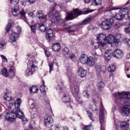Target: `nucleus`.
Masks as SVG:
<instances>
[{
    "label": "nucleus",
    "mask_w": 130,
    "mask_h": 130,
    "mask_svg": "<svg viewBox=\"0 0 130 130\" xmlns=\"http://www.w3.org/2000/svg\"><path fill=\"white\" fill-rule=\"evenodd\" d=\"M22 103V100L20 99H17L14 103L15 109L13 111L8 112L5 115V118L8 121L13 122L16 120V117L22 118L20 114H23V112L20 110V105Z\"/></svg>",
    "instance_id": "f257e3e1"
},
{
    "label": "nucleus",
    "mask_w": 130,
    "mask_h": 130,
    "mask_svg": "<svg viewBox=\"0 0 130 130\" xmlns=\"http://www.w3.org/2000/svg\"><path fill=\"white\" fill-rule=\"evenodd\" d=\"M93 11L90 10L89 9L87 10L85 12H82L81 10L76 9L73 10L74 13L73 12H68L66 15L67 20H74L75 18L79 16H81V15H85L87 14H89V13H92Z\"/></svg>",
    "instance_id": "f03ea898"
},
{
    "label": "nucleus",
    "mask_w": 130,
    "mask_h": 130,
    "mask_svg": "<svg viewBox=\"0 0 130 130\" xmlns=\"http://www.w3.org/2000/svg\"><path fill=\"white\" fill-rule=\"evenodd\" d=\"M56 6H57V4L54 3L48 13L49 16L51 18V21L52 23H56V22H59V21H60V13L55 12L53 14V12L55 10V7H56Z\"/></svg>",
    "instance_id": "7ed1b4c3"
},
{
    "label": "nucleus",
    "mask_w": 130,
    "mask_h": 130,
    "mask_svg": "<svg viewBox=\"0 0 130 130\" xmlns=\"http://www.w3.org/2000/svg\"><path fill=\"white\" fill-rule=\"evenodd\" d=\"M11 12L12 15L14 16H17L20 14L21 19H22V20H26V12H25L24 10H22L21 11H20L18 6H15L12 7Z\"/></svg>",
    "instance_id": "20e7f679"
},
{
    "label": "nucleus",
    "mask_w": 130,
    "mask_h": 130,
    "mask_svg": "<svg viewBox=\"0 0 130 130\" xmlns=\"http://www.w3.org/2000/svg\"><path fill=\"white\" fill-rule=\"evenodd\" d=\"M36 67L34 65L33 61H31L27 65V69L26 70L25 74L27 77L33 75L34 73L35 72V69Z\"/></svg>",
    "instance_id": "39448f33"
},
{
    "label": "nucleus",
    "mask_w": 130,
    "mask_h": 130,
    "mask_svg": "<svg viewBox=\"0 0 130 130\" xmlns=\"http://www.w3.org/2000/svg\"><path fill=\"white\" fill-rule=\"evenodd\" d=\"M114 23L113 19H107L102 23V27L104 30H109L111 28V25Z\"/></svg>",
    "instance_id": "423d86ee"
},
{
    "label": "nucleus",
    "mask_w": 130,
    "mask_h": 130,
    "mask_svg": "<svg viewBox=\"0 0 130 130\" xmlns=\"http://www.w3.org/2000/svg\"><path fill=\"white\" fill-rule=\"evenodd\" d=\"M63 53L65 56L66 58L68 59H71V60H75V56L72 53V52L70 51V49L69 48L65 47L63 50Z\"/></svg>",
    "instance_id": "0eeeda50"
},
{
    "label": "nucleus",
    "mask_w": 130,
    "mask_h": 130,
    "mask_svg": "<svg viewBox=\"0 0 130 130\" xmlns=\"http://www.w3.org/2000/svg\"><path fill=\"white\" fill-rule=\"evenodd\" d=\"M115 97L117 99H130L129 92H122L115 94Z\"/></svg>",
    "instance_id": "6e6552de"
},
{
    "label": "nucleus",
    "mask_w": 130,
    "mask_h": 130,
    "mask_svg": "<svg viewBox=\"0 0 130 130\" xmlns=\"http://www.w3.org/2000/svg\"><path fill=\"white\" fill-rule=\"evenodd\" d=\"M97 40H99V43L102 46L106 44V35L104 34H100L97 36Z\"/></svg>",
    "instance_id": "1a4fd4ad"
},
{
    "label": "nucleus",
    "mask_w": 130,
    "mask_h": 130,
    "mask_svg": "<svg viewBox=\"0 0 130 130\" xmlns=\"http://www.w3.org/2000/svg\"><path fill=\"white\" fill-rule=\"evenodd\" d=\"M45 124L47 127H51L53 125V119L50 115L45 117L44 120Z\"/></svg>",
    "instance_id": "9d476101"
},
{
    "label": "nucleus",
    "mask_w": 130,
    "mask_h": 130,
    "mask_svg": "<svg viewBox=\"0 0 130 130\" xmlns=\"http://www.w3.org/2000/svg\"><path fill=\"white\" fill-rule=\"evenodd\" d=\"M119 41L118 39H116V37L113 36L112 35H109L106 37V44L109 43L110 44H111L113 42L118 43Z\"/></svg>",
    "instance_id": "9b49d317"
},
{
    "label": "nucleus",
    "mask_w": 130,
    "mask_h": 130,
    "mask_svg": "<svg viewBox=\"0 0 130 130\" xmlns=\"http://www.w3.org/2000/svg\"><path fill=\"white\" fill-rule=\"evenodd\" d=\"M130 113V106L124 105L121 109V113L123 116H128Z\"/></svg>",
    "instance_id": "f8f14e48"
},
{
    "label": "nucleus",
    "mask_w": 130,
    "mask_h": 130,
    "mask_svg": "<svg viewBox=\"0 0 130 130\" xmlns=\"http://www.w3.org/2000/svg\"><path fill=\"white\" fill-rule=\"evenodd\" d=\"M113 56L116 58H121L123 56V52L119 49H116L113 53Z\"/></svg>",
    "instance_id": "ddd939ff"
},
{
    "label": "nucleus",
    "mask_w": 130,
    "mask_h": 130,
    "mask_svg": "<svg viewBox=\"0 0 130 130\" xmlns=\"http://www.w3.org/2000/svg\"><path fill=\"white\" fill-rule=\"evenodd\" d=\"M12 93L11 92H6L4 94V100L6 101H10V104H12L13 105L14 104L16 103V101L14 100H12Z\"/></svg>",
    "instance_id": "4468645a"
},
{
    "label": "nucleus",
    "mask_w": 130,
    "mask_h": 130,
    "mask_svg": "<svg viewBox=\"0 0 130 130\" xmlns=\"http://www.w3.org/2000/svg\"><path fill=\"white\" fill-rule=\"evenodd\" d=\"M46 38L47 40H52L53 38V30L49 29L46 31Z\"/></svg>",
    "instance_id": "2eb2a0df"
},
{
    "label": "nucleus",
    "mask_w": 130,
    "mask_h": 130,
    "mask_svg": "<svg viewBox=\"0 0 130 130\" xmlns=\"http://www.w3.org/2000/svg\"><path fill=\"white\" fill-rule=\"evenodd\" d=\"M62 100L63 102H64L65 103H68V106H70L71 108H72V106L71 105V103H72L70 101V96H69L68 94H65L63 95Z\"/></svg>",
    "instance_id": "dca6fc26"
},
{
    "label": "nucleus",
    "mask_w": 130,
    "mask_h": 130,
    "mask_svg": "<svg viewBox=\"0 0 130 130\" xmlns=\"http://www.w3.org/2000/svg\"><path fill=\"white\" fill-rule=\"evenodd\" d=\"M100 120L101 124V130H105L104 127L102 126V123L104 121V114L103 113V110L101 109L100 111Z\"/></svg>",
    "instance_id": "f3484780"
},
{
    "label": "nucleus",
    "mask_w": 130,
    "mask_h": 130,
    "mask_svg": "<svg viewBox=\"0 0 130 130\" xmlns=\"http://www.w3.org/2000/svg\"><path fill=\"white\" fill-rule=\"evenodd\" d=\"M113 54L112 51L109 50H107L105 53V57L106 60H110L111 59V56Z\"/></svg>",
    "instance_id": "a211bd4d"
},
{
    "label": "nucleus",
    "mask_w": 130,
    "mask_h": 130,
    "mask_svg": "<svg viewBox=\"0 0 130 130\" xmlns=\"http://www.w3.org/2000/svg\"><path fill=\"white\" fill-rule=\"evenodd\" d=\"M37 17L39 19H42V20H46V18H47V15H44V14L43 13V12L42 11H38L37 13Z\"/></svg>",
    "instance_id": "6ab92c4d"
},
{
    "label": "nucleus",
    "mask_w": 130,
    "mask_h": 130,
    "mask_svg": "<svg viewBox=\"0 0 130 130\" xmlns=\"http://www.w3.org/2000/svg\"><path fill=\"white\" fill-rule=\"evenodd\" d=\"M78 76L81 78H84L87 75V71L82 68L79 69L78 71Z\"/></svg>",
    "instance_id": "aec40b11"
},
{
    "label": "nucleus",
    "mask_w": 130,
    "mask_h": 130,
    "mask_svg": "<svg viewBox=\"0 0 130 130\" xmlns=\"http://www.w3.org/2000/svg\"><path fill=\"white\" fill-rule=\"evenodd\" d=\"M88 58H89V57H88V56H87V55H86L85 54L82 55L80 58V62H81V63H82L83 64L87 63Z\"/></svg>",
    "instance_id": "412c9836"
},
{
    "label": "nucleus",
    "mask_w": 130,
    "mask_h": 130,
    "mask_svg": "<svg viewBox=\"0 0 130 130\" xmlns=\"http://www.w3.org/2000/svg\"><path fill=\"white\" fill-rule=\"evenodd\" d=\"M88 67H93L95 64V61L93 58V57H89L87 59V61L86 62Z\"/></svg>",
    "instance_id": "4be33fe9"
},
{
    "label": "nucleus",
    "mask_w": 130,
    "mask_h": 130,
    "mask_svg": "<svg viewBox=\"0 0 130 130\" xmlns=\"http://www.w3.org/2000/svg\"><path fill=\"white\" fill-rule=\"evenodd\" d=\"M128 124L127 122L124 121L122 122L120 124V128L122 130H127L128 129Z\"/></svg>",
    "instance_id": "5701e85b"
},
{
    "label": "nucleus",
    "mask_w": 130,
    "mask_h": 130,
    "mask_svg": "<svg viewBox=\"0 0 130 130\" xmlns=\"http://www.w3.org/2000/svg\"><path fill=\"white\" fill-rule=\"evenodd\" d=\"M115 18L118 21H121L124 18V15L120 11L119 13L116 14Z\"/></svg>",
    "instance_id": "b1692460"
},
{
    "label": "nucleus",
    "mask_w": 130,
    "mask_h": 130,
    "mask_svg": "<svg viewBox=\"0 0 130 130\" xmlns=\"http://www.w3.org/2000/svg\"><path fill=\"white\" fill-rule=\"evenodd\" d=\"M92 20H93V17H92V16L87 17L80 23V25H86L88 23H90Z\"/></svg>",
    "instance_id": "393cba45"
},
{
    "label": "nucleus",
    "mask_w": 130,
    "mask_h": 130,
    "mask_svg": "<svg viewBox=\"0 0 130 130\" xmlns=\"http://www.w3.org/2000/svg\"><path fill=\"white\" fill-rule=\"evenodd\" d=\"M52 49L54 50V51H59L60 50V45H59V43H57L55 44H54L52 46Z\"/></svg>",
    "instance_id": "a878e982"
},
{
    "label": "nucleus",
    "mask_w": 130,
    "mask_h": 130,
    "mask_svg": "<svg viewBox=\"0 0 130 130\" xmlns=\"http://www.w3.org/2000/svg\"><path fill=\"white\" fill-rule=\"evenodd\" d=\"M92 99L95 103H98L99 102V94L96 92L93 93Z\"/></svg>",
    "instance_id": "bb28decb"
},
{
    "label": "nucleus",
    "mask_w": 130,
    "mask_h": 130,
    "mask_svg": "<svg viewBox=\"0 0 130 130\" xmlns=\"http://www.w3.org/2000/svg\"><path fill=\"white\" fill-rule=\"evenodd\" d=\"M18 36L19 35H18V34L16 32H13L11 36V40L12 42H15V41L17 40V38H18Z\"/></svg>",
    "instance_id": "cd10ccee"
},
{
    "label": "nucleus",
    "mask_w": 130,
    "mask_h": 130,
    "mask_svg": "<svg viewBox=\"0 0 130 130\" xmlns=\"http://www.w3.org/2000/svg\"><path fill=\"white\" fill-rule=\"evenodd\" d=\"M120 12L124 16L125 15L128 14L129 10L127 9V8H122L120 9Z\"/></svg>",
    "instance_id": "c85d7f7f"
},
{
    "label": "nucleus",
    "mask_w": 130,
    "mask_h": 130,
    "mask_svg": "<svg viewBox=\"0 0 130 130\" xmlns=\"http://www.w3.org/2000/svg\"><path fill=\"white\" fill-rule=\"evenodd\" d=\"M29 91L31 94L37 93V92H38V88L36 86H33L29 89Z\"/></svg>",
    "instance_id": "c756f323"
},
{
    "label": "nucleus",
    "mask_w": 130,
    "mask_h": 130,
    "mask_svg": "<svg viewBox=\"0 0 130 130\" xmlns=\"http://www.w3.org/2000/svg\"><path fill=\"white\" fill-rule=\"evenodd\" d=\"M116 69V68H115V65L112 64L110 65V66L108 69V72H110V73H113V72L115 71Z\"/></svg>",
    "instance_id": "7c9ffc66"
},
{
    "label": "nucleus",
    "mask_w": 130,
    "mask_h": 130,
    "mask_svg": "<svg viewBox=\"0 0 130 130\" xmlns=\"http://www.w3.org/2000/svg\"><path fill=\"white\" fill-rule=\"evenodd\" d=\"M102 4V0H93L92 3L93 6H99Z\"/></svg>",
    "instance_id": "2f4dec72"
},
{
    "label": "nucleus",
    "mask_w": 130,
    "mask_h": 130,
    "mask_svg": "<svg viewBox=\"0 0 130 130\" xmlns=\"http://www.w3.org/2000/svg\"><path fill=\"white\" fill-rule=\"evenodd\" d=\"M39 28L42 32H44L46 30V27H45V25H44V24H40L39 25Z\"/></svg>",
    "instance_id": "473e14b6"
},
{
    "label": "nucleus",
    "mask_w": 130,
    "mask_h": 130,
    "mask_svg": "<svg viewBox=\"0 0 130 130\" xmlns=\"http://www.w3.org/2000/svg\"><path fill=\"white\" fill-rule=\"evenodd\" d=\"M2 75L4 77H9L10 76V74L8 72V70L6 69H4L2 71Z\"/></svg>",
    "instance_id": "72a5a7b5"
},
{
    "label": "nucleus",
    "mask_w": 130,
    "mask_h": 130,
    "mask_svg": "<svg viewBox=\"0 0 130 130\" xmlns=\"http://www.w3.org/2000/svg\"><path fill=\"white\" fill-rule=\"evenodd\" d=\"M97 86L99 90H101L104 88L105 84L103 82L101 81L98 83Z\"/></svg>",
    "instance_id": "f704fd0d"
},
{
    "label": "nucleus",
    "mask_w": 130,
    "mask_h": 130,
    "mask_svg": "<svg viewBox=\"0 0 130 130\" xmlns=\"http://www.w3.org/2000/svg\"><path fill=\"white\" fill-rule=\"evenodd\" d=\"M82 95L83 97H85V98H90V93L88 91H84L82 93Z\"/></svg>",
    "instance_id": "c9c22d12"
},
{
    "label": "nucleus",
    "mask_w": 130,
    "mask_h": 130,
    "mask_svg": "<svg viewBox=\"0 0 130 130\" xmlns=\"http://www.w3.org/2000/svg\"><path fill=\"white\" fill-rule=\"evenodd\" d=\"M123 42H124V43H125V44H126V45L128 46V47H130V39H129L125 38L123 40Z\"/></svg>",
    "instance_id": "e433bc0d"
},
{
    "label": "nucleus",
    "mask_w": 130,
    "mask_h": 130,
    "mask_svg": "<svg viewBox=\"0 0 130 130\" xmlns=\"http://www.w3.org/2000/svg\"><path fill=\"white\" fill-rule=\"evenodd\" d=\"M87 115L89 117L90 119L92 121H94V117L93 116V114L91 112L87 111Z\"/></svg>",
    "instance_id": "4c0bfd02"
},
{
    "label": "nucleus",
    "mask_w": 130,
    "mask_h": 130,
    "mask_svg": "<svg viewBox=\"0 0 130 130\" xmlns=\"http://www.w3.org/2000/svg\"><path fill=\"white\" fill-rule=\"evenodd\" d=\"M89 108L91 110H92V111H96V110L98 109V108L95 105H90Z\"/></svg>",
    "instance_id": "58836bf2"
},
{
    "label": "nucleus",
    "mask_w": 130,
    "mask_h": 130,
    "mask_svg": "<svg viewBox=\"0 0 130 130\" xmlns=\"http://www.w3.org/2000/svg\"><path fill=\"white\" fill-rule=\"evenodd\" d=\"M20 115L21 118H20V119H22V121L24 122V123H26V122L28 121V119H26V117H25V116L23 114V112H22V114H20Z\"/></svg>",
    "instance_id": "ea45409f"
},
{
    "label": "nucleus",
    "mask_w": 130,
    "mask_h": 130,
    "mask_svg": "<svg viewBox=\"0 0 130 130\" xmlns=\"http://www.w3.org/2000/svg\"><path fill=\"white\" fill-rule=\"evenodd\" d=\"M76 100L78 103H80V104H83L84 102L81 100V95L79 94L77 95V98H76Z\"/></svg>",
    "instance_id": "a19ab883"
},
{
    "label": "nucleus",
    "mask_w": 130,
    "mask_h": 130,
    "mask_svg": "<svg viewBox=\"0 0 130 130\" xmlns=\"http://www.w3.org/2000/svg\"><path fill=\"white\" fill-rule=\"evenodd\" d=\"M9 74L10 77H14V76H15V72L14 71V70L12 68H10L9 70Z\"/></svg>",
    "instance_id": "79ce46f5"
},
{
    "label": "nucleus",
    "mask_w": 130,
    "mask_h": 130,
    "mask_svg": "<svg viewBox=\"0 0 130 130\" xmlns=\"http://www.w3.org/2000/svg\"><path fill=\"white\" fill-rule=\"evenodd\" d=\"M11 27H12V23H11L10 22L8 23V24L7 27L6 28V32L7 33L10 32Z\"/></svg>",
    "instance_id": "37998d69"
},
{
    "label": "nucleus",
    "mask_w": 130,
    "mask_h": 130,
    "mask_svg": "<svg viewBox=\"0 0 130 130\" xmlns=\"http://www.w3.org/2000/svg\"><path fill=\"white\" fill-rule=\"evenodd\" d=\"M99 44H100L99 43V42H98V43L97 42L93 43L92 45L93 46L94 49H95V50L98 49L99 47Z\"/></svg>",
    "instance_id": "c03bdc74"
},
{
    "label": "nucleus",
    "mask_w": 130,
    "mask_h": 130,
    "mask_svg": "<svg viewBox=\"0 0 130 130\" xmlns=\"http://www.w3.org/2000/svg\"><path fill=\"white\" fill-rule=\"evenodd\" d=\"M30 28L31 32H33V33H35V32H36V25H30Z\"/></svg>",
    "instance_id": "a18cd8bd"
},
{
    "label": "nucleus",
    "mask_w": 130,
    "mask_h": 130,
    "mask_svg": "<svg viewBox=\"0 0 130 130\" xmlns=\"http://www.w3.org/2000/svg\"><path fill=\"white\" fill-rule=\"evenodd\" d=\"M121 26H122V25H121V24H120L119 22H116L114 25V27L115 29H118V28H120V27H121Z\"/></svg>",
    "instance_id": "49530a36"
},
{
    "label": "nucleus",
    "mask_w": 130,
    "mask_h": 130,
    "mask_svg": "<svg viewBox=\"0 0 130 130\" xmlns=\"http://www.w3.org/2000/svg\"><path fill=\"white\" fill-rule=\"evenodd\" d=\"M6 44L4 41L0 42V51L4 50V46Z\"/></svg>",
    "instance_id": "de8ad7c7"
},
{
    "label": "nucleus",
    "mask_w": 130,
    "mask_h": 130,
    "mask_svg": "<svg viewBox=\"0 0 130 130\" xmlns=\"http://www.w3.org/2000/svg\"><path fill=\"white\" fill-rule=\"evenodd\" d=\"M124 32L126 34H130V26L128 27H126L124 29Z\"/></svg>",
    "instance_id": "09e8293b"
},
{
    "label": "nucleus",
    "mask_w": 130,
    "mask_h": 130,
    "mask_svg": "<svg viewBox=\"0 0 130 130\" xmlns=\"http://www.w3.org/2000/svg\"><path fill=\"white\" fill-rule=\"evenodd\" d=\"M95 70L97 71V72H100L101 71V66L100 65L96 64L95 66Z\"/></svg>",
    "instance_id": "8fccbe9b"
},
{
    "label": "nucleus",
    "mask_w": 130,
    "mask_h": 130,
    "mask_svg": "<svg viewBox=\"0 0 130 130\" xmlns=\"http://www.w3.org/2000/svg\"><path fill=\"white\" fill-rule=\"evenodd\" d=\"M80 91V89H79V86L78 85H75L74 86V92L75 93H79V92Z\"/></svg>",
    "instance_id": "3c124183"
},
{
    "label": "nucleus",
    "mask_w": 130,
    "mask_h": 130,
    "mask_svg": "<svg viewBox=\"0 0 130 130\" xmlns=\"http://www.w3.org/2000/svg\"><path fill=\"white\" fill-rule=\"evenodd\" d=\"M63 84L62 83V82H61L60 84H58V86L56 87V90H60L61 91L62 90V88L61 86H62Z\"/></svg>",
    "instance_id": "603ef678"
},
{
    "label": "nucleus",
    "mask_w": 130,
    "mask_h": 130,
    "mask_svg": "<svg viewBox=\"0 0 130 130\" xmlns=\"http://www.w3.org/2000/svg\"><path fill=\"white\" fill-rule=\"evenodd\" d=\"M49 67L50 69V73H51L52 71H53V63L50 62L49 63Z\"/></svg>",
    "instance_id": "864d4df0"
},
{
    "label": "nucleus",
    "mask_w": 130,
    "mask_h": 130,
    "mask_svg": "<svg viewBox=\"0 0 130 130\" xmlns=\"http://www.w3.org/2000/svg\"><path fill=\"white\" fill-rule=\"evenodd\" d=\"M119 8L112 7L110 8L108 10V12H111V11H114V10H119Z\"/></svg>",
    "instance_id": "5fc2aeb1"
},
{
    "label": "nucleus",
    "mask_w": 130,
    "mask_h": 130,
    "mask_svg": "<svg viewBox=\"0 0 130 130\" xmlns=\"http://www.w3.org/2000/svg\"><path fill=\"white\" fill-rule=\"evenodd\" d=\"M11 3L12 5H17L19 3V0H11Z\"/></svg>",
    "instance_id": "6e6d98bb"
},
{
    "label": "nucleus",
    "mask_w": 130,
    "mask_h": 130,
    "mask_svg": "<svg viewBox=\"0 0 130 130\" xmlns=\"http://www.w3.org/2000/svg\"><path fill=\"white\" fill-rule=\"evenodd\" d=\"M44 88H45V85H44V84H43V85L41 86L40 90L42 91V92H44L45 93V90L44 89Z\"/></svg>",
    "instance_id": "4d7b16f0"
},
{
    "label": "nucleus",
    "mask_w": 130,
    "mask_h": 130,
    "mask_svg": "<svg viewBox=\"0 0 130 130\" xmlns=\"http://www.w3.org/2000/svg\"><path fill=\"white\" fill-rule=\"evenodd\" d=\"M91 127V125H86L84 126L83 130H90V128Z\"/></svg>",
    "instance_id": "13d9d810"
},
{
    "label": "nucleus",
    "mask_w": 130,
    "mask_h": 130,
    "mask_svg": "<svg viewBox=\"0 0 130 130\" xmlns=\"http://www.w3.org/2000/svg\"><path fill=\"white\" fill-rule=\"evenodd\" d=\"M28 15L30 17H31V18H35V14H34V12H30Z\"/></svg>",
    "instance_id": "bf43d9fd"
},
{
    "label": "nucleus",
    "mask_w": 130,
    "mask_h": 130,
    "mask_svg": "<svg viewBox=\"0 0 130 130\" xmlns=\"http://www.w3.org/2000/svg\"><path fill=\"white\" fill-rule=\"evenodd\" d=\"M92 55L94 56L95 59H98V58L99 57V55H97L96 53H94L93 54H92Z\"/></svg>",
    "instance_id": "052dcab7"
},
{
    "label": "nucleus",
    "mask_w": 130,
    "mask_h": 130,
    "mask_svg": "<svg viewBox=\"0 0 130 130\" xmlns=\"http://www.w3.org/2000/svg\"><path fill=\"white\" fill-rule=\"evenodd\" d=\"M45 53L47 57H49V56H50V52H49L48 51H46Z\"/></svg>",
    "instance_id": "680f3d73"
},
{
    "label": "nucleus",
    "mask_w": 130,
    "mask_h": 130,
    "mask_svg": "<svg viewBox=\"0 0 130 130\" xmlns=\"http://www.w3.org/2000/svg\"><path fill=\"white\" fill-rule=\"evenodd\" d=\"M1 56L3 59H4V60H5V61L8 62V59H7V57L6 56H4L3 55H1Z\"/></svg>",
    "instance_id": "e2e57ef3"
},
{
    "label": "nucleus",
    "mask_w": 130,
    "mask_h": 130,
    "mask_svg": "<svg viewBox=\"0 0 130 130\" xmlns=\"http://www.w3.org/2000/svg\"><path fill=\"white\" fill-rule=\"evenodd\" d=\"M68 32L69 34H71V35H74L75 34V31L74 30H68Z\"/></svg>",
    "instance_id": "0e129e2a"
},
{
    "label": "nucleus",
    "mask_w": 130,
    "mask_h": 130,
    "mask_svg": "<svg viewBox=\"0 0 130 130\" xmlns=\"http://www.w3.org/2000/svg\"><path fill=\"white\" fill-rule=\"evenodd\" d=\"M60 26H61V27H66V26H67V24L64 23V22H62L61 23H60Z\"/></svg>",
    "instance_id": "69168bd1"
},
{
    "label": "nucleus",
    "mask_w": 130,
    "mask_h": 130,
    "mask_svg": "<svg viewBox=\"0 0 130 130\" xmlns=\"http://www.w3.org/2000/svg\"><path fill=\"white\" fill-rule=\"evenodd\" d=\"M29 3L30 4H34L35 2H36V0H27Z\"/></svg>",
    "instance_id": "338daca9"
},
{
    "label": "nucleus",
    "mask_w": 130,
    "mask_h": 130,
    "mask_svg": "<svg viewBox=\"0 0 130 130\" xmlns=\"http://www.w3.org/2000/svg\"><path fill=\"white\" fill-rule=\"evenodd\" d=\"M84 1L85 4H89V3H91V0H84Z\"/></svg>",
    "instance_id": "774afa93"
}]
</instances>
